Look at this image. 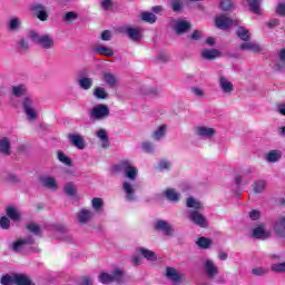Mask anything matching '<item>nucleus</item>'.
<instances>
[{
	"instance_id": "nucleus-1",
	"label": "nucleus",
	"mask_w": 285,
	"mask_h": 285,
	"mask_svg": "<svg viewBox=\"0 0 285 285\" xmlns=\"http://www.w3.org/2000/svg\"><path fill=\"white\" fill-rule=\"evenodd\" d=\"M2 285H35L30 276L24 274L4 275L1 277Z\"/></svg>"
},
{
	"instance_id": "nucleus-2",
	"label": "nucleus",
	"mask_w": 285,
	"mask_h": 285,
	"mask_svg": "<svg viewBox=\"0 0 285 285\" xmlns=\"http://www.w3.org/2000/svg\"><path fill=\"white\" fill-rule=\"evenodd\" d=\"M23 112L29 121H37L39 118V108L30 97L24 98L22 102Z\"/></svg>"
},
{
	"instance_id": "nucleus-3",
	"label": "nucleus",
	"mask_w": 285,
	"mask_h": 285,
	"mask_svg": "<svg viewBox=\"0 0 285 285\" xmlns=\"http://www.w3.org/2000/svg\"><path fill=\"white\" fill-rule=\"evenodd\" d=\"M120 170L122 171L124 177H126L127 181H136L139 175V169L132 165V163L125 160L120 165Z\"/></svg>"
},
{
	"instance_id": "nucleus-4",
	"label": "nucleus",
	"mask_w": 285,
	"mask_h": 285,
	"mask_svg": "<svg viewBox=\"0 0 285 285\" xmlns=\"http://www.w3.org/2000/svg\"><path fill=\"white\" fill-rule=\"evenodd\" d=\"M101 284H111V282H124V269L115 268L111 274L102 273L99 276Z\"/></svg>"
},
{
	"instance_id": "nucleus-5",
	"label": "nucleus",
	"mask_w": 285,
	"mask_h": 285,
	"mask_svg": "<svg viewBox=\"0 0 285 285\" xmlns=\"http://www.w3.org/2000/svg\"><path fill=\"white\" fill-rule=\"evenodd\" d=\"M110 117V108L108 105H97L90 111V119L94 121H101Z\"/></svg>"
},
{
	"instance_id": "nucleus-6",
	"label": "nucleus",
	"mask_w": 285,
	"mask_h": 285,
	"mask_svg": "<svg viewBox=\"0 0 285 285\" xmlns=\"http://www.w3.org/2000/svg\"><path fill=\"white\" fill-rule=\"evenodd\" d=\"M29 37L31 41L38 43L39 46H41V48H46L47 50L55 46V40H52V38L48 35L39 36V33L35 31H30Z\"/></svg>"
},
{
	"instance_id": "nucleus-7",
	"label": "nucleus",
	"mask_w": 285,
	"mask_h": 285,
	"mask_svg": "<svg viewBox=\"0 0 285 285\" xmlns=\"http://www.w3.org/2000/svg\"><path fill=\"white\" fill-rule=\"evenodd\" d=\"M194 132L197 137H203V139H215V135H217V129L215 127H208L206 125H198L194 127Z\"/></svg>"
},
{
	"instance_id": "nucleus-8",
	"label": "nucleus",
	"mask_w": 285,
	"mask_h": 285,
	"mask_svg": "<svg viewBox=\"0 0 285 285\" xmlns=\"http://www.w3.org/2000/svg\"><path fill=\"white\" fill-rule=\"evenodd\" d=\"M122 193L125 194V199L127 202H137V187L135 186V180H124Z\"/></svg>"
},
{
	"instance_id": "nucleus-9",
	"label": "nucleus",
	"mask_w": 285,
	"mask_h": 285,
	"mask_svg": "<svg viewBox=\"0 0 285 285\" xmlns=\"http://www.w3.org/2000/svg\"><path fill=\"white\" fill-rule=\"evenodd\" d=\"M237 23H239V20H232L226 14H218L215 18V26L219 28V30H228L230 26H237Z\"/></svg>"
},
{
	"instance_id": "nucleus-10",
	"label": "nucleus",
	"mask_w": 285,
	"mask_h": 285,
	"mask_svg": "<svg viewBox=\"0 0 285 285\" xmlns=\"http://www.w3.org/2000/svg\"><path fill=\"white\" fill-rule=\"evenodd\" d=\"M165 277L168 282H171L173 285H179L184 282V274L179 273L175 267H167L165 269Z\"/></svg>"
},
{
	"instance_id": "nucleus-11",
	"label": "nucleus",
	"mask_w": 285,
	"mask_h": 285,
	"mask_svg": "<svg viewBox=\"0 0 285 285\" xmlns=\"http://www.w3.org/2000/svg\"><path fill=\"white\" fill-rule=\"evenodd\" d=\"M171 28L176 35H184V32L190 30V22L184 19H176L171 21Z\"/></svg>"
},
{
	"instance_id": "nucleus-12",
	"label": "nucleus",
	"mask_w": 285,
	"mask_h": 285,
	"mask_svg": "<svg viewBox=\"0 0 285 285\" xmlns=\"http://www.w3.org/2000/svg\"><path fill=\"white\" fill-rule=\"evenodd\" d=\"M189 219L193 222V224L199 226L200 228H206V226H208L206 216H203L199 212H189Z\"/></svg>"
},
{
	"instance_id": "nucleus-13",
	"label": "nucleus",
	"mask_w": 285,
	"mask_h": 285,
	"mask_svg": "<svg viewBox=\"0 0 285 285\" xmlns=\"http://www.w3.org/2000/svg\"><path fill=\"white\" fill-rule=\"evenodd\" d=\"M218 86L224 95H233L235 92V85L226 77L218 79Z\"/></svg>"
},
{
	"instance_id": "nucleus-14",
	"label": "nucleus",
	"mask_w": 285,
	"mask_h": 285,
	"mask_svg": "<svg viewBox=\"0 0 285 285\" xmlns=\"http://www.w3.org/2000/svg\"><path fill=\"white\" fill-rule=\"evenodd\" d=\"M92 217H95V213L90 209L82 208L77 213V222L81 226L88 224Z\"/></svg>"
},
{
	"instance_id": "nucleus-15",
	"label": "nucleus",
	"mask_w": 285,
	"mask_h": 285,
	"mask_svg": "<svg viewBox=\"0 0 285 285\" xmlns=\"http://www.w3.org/2000/svg\"><path fill=\"white\" fill-rule=\"evenodd\" d=\"M253 237L256 239H268L271 232L266 229L264 224H259L253 229Z\"/></svg>"
},
{
	"instance_id": "nucleus-16",
	"label": "nucleus",
	"mask_w": 285,
	"mask_h": 285,
	"mask_svg": "<svg viewBox=\"0 0 285 285\" xmlns=\"http://www.w3.org/2000/svg\"><path fill=\"white\" fill-rule=\"evenodd\" d=\"M31 10L37 19L40 21H48V13L46 12V7H43V4L35 3L31 6Z\"/></svg>"
},
{
	"instance_id": "nucleus-17",
	"label": "nucleus",
	"mask_w": 285,
	"mask_h": 285,
	"mask_svg": "<svg viewBox=\"0 0 285 285\" xmlns=\"http://www.w3.org/2000/svg\"><path fill=\"white\" fill-rule=\"evenodd\" d=\"M273 230L278 237H285V215L279 216L273 224Z\"/></svg>"
},
{
	"instance_id": "nucleus-18",
	"label": "nucleus",
	"mask_w": 285,
	"mask_h": 285,
	"mask_svg": "<svg viewBox=\"0 0 285 285\" xmlns=\"http://www.w3.org/2000/svg\"><path fill=\"white\" fill-rule=\"evenodd\" d=\"M42 186L49 190H57L59 188V183L56 177L52 176H42L40 179Z\"/></svg>"
},
{
	"instance_id": "nucleus-19",
	"label": "nucleus",
	"mask_w": 285,
	"mask_h": 285,
	"mask_svg": "<svg viewBox=\"0 0 285 285\" xmlns=\"http://www.w3.org/2000/svg\"><path fill=\"white\" fill-rule=\"evenodd\" d=\"M203 268H204L206 275H208L209 277H215V275H217V273H219V267H217V265H215V263L210 259L204 261Z\"/></svg>"
},
{
	"instance_id": "nucleus-20",
	"label": "nucleus",
	"mask_w": 285,
	"mask_h": 285,
	"mask_svg": "<svg viewBox=\"0 0 285 285\" xmlns=\"http://www.w3.org/2000/svg\"><path fill=\"white\" fill-rule=\"evenodd\" d=\"M154 227L156 230H160L164 235H173V233H175L173 226H170L169 223L166 220H157L154 224Z\"/></svg>"
},
{
	"instance_id": "nucleus-21",
	"label": "nucleus",
	"mask_w": 285,
	"mask_h": 285,
	"mask_svg": "<svg viewBox=\"0 0 285 285\" xmlns=\"http://www.w3.org/2000/svg\"><path fill=\"white\" fill-rule=\"evenodd\" d=\"M69 141L72 146L78 148V150H83V148H86V141L79 134H69Z\"/></svg>"
},
{
	"instance_id": "nucleus-22",
	"label": "nucleus",
	"mask_w": 285,
	"mask_h": 285,
	"mask_svg": "<svg viewBox=\"0 0 285 285\" xmlns=\"http://www.w3.org/2000/svg\"><path fill=\"white\" fill-rule=\"evenodd\" d=\"M163 195L166 197V199H168V202H173L174 204H177V202H179L181 198V194H179V191H177L175 188H167Z\"/></svg>"
},
{
	"instance_id": "nucleus-23",
	"label": "nucleus",
	"mask_w": 285,
	"mask_h": 285,
	"mask_svg": "<svg viewBox=\"0 0 285 285\" xmlns=\"http://www.w3.org/2000/svg\"><path fill=\"white\" fill-rule=\"evenodd\" d=\"M265 159L268 164H277L282 159V150L273 149L265 154Z\"/></svg>"
},
{
	"instance_id": "nucleus-24",
	"label": "nucleus",
	"mask_w": 285,
	"mask_h": 285,
	"mask_svg": "<svg viewBox=\"0 0 285 285\" xmlns=\"http://www.w3.org/2000/svg\"><path fill=\"white\" fill-rule=\"evenodd\" d=\"M23 26V20L17 16H12L7 21V28L9 30H19Z\"/></svg>"
},
{
	"instance_id": "nucleus-25",
	"label": "nucleus",
	"mask_w": 285,
	"mask_h": 285,
	"mask_svg": "<svg viewBox=\"0 0 285 285\" xmlns=\"http://www.w3.org/2000/svg\"><path fill=\"white\" fill-rule=\"evenodd\" d=\"M126 32L131 41H141V29L138 27H128Z\"/></svg>"
},
{
	"instance_id": "nucleus-26",
	"label": "nucleus",
	"mask_w": 285,
	"mask_h": 285,
	"mask_svg": "<svg viewBox=\"0 0 285 285\" xmlns=\"http://www.w3.org/2000/svg\"><path fill=\"white\" fill-rule=\"evenodd\" d=\"M187 208H191V212H198L204 209V204L195 199L194 197H188L186 202Z\"/></svg>"
},
{
	"instance_id": "nucleus-27",
	"label": "nucleus",
	"mask_w": 285,
	"mask_h": 285,
	"mask_svg": "<svg viewBox=\"0 0 285 285\" xmlns=\"http://www.w3.org/2000/svg\"><path fill=\"white\" fill-rule=\"evenodd\" d=\"M246 4L254 14H262V0H247Z\"/></svg>"
},
{
	"instance_id": "nucleus-28",
	"label": "nucleus",
	"mask_w": 285,
	"mask_h": 285,
	"mask_svg": "<svg viewBox=\"0 0 285 285\" xmlns=\"http://www.w3.org/2000/svg\"><path fill=\"white\" fill-rule=\"evenodd\" d=\"M138 255H141L148 262H156L157 259V254L150 249H146L144 247H140L137 249Z\"/></svg>"
},
{
	"instance_id": "nucleus-29",
	"label": "nucleus",
	"mask_w": 285,
	"mask_h": 285,
	"mask_svg": "<svg viewBox=\"0 0 285 285\" xmlns=\"http://www.w3.org/2000/svg\"><path fill=\"white\" fill-rule=\"evenodd\" d=\"M96 137L99 138L102 148H108L110 146V142L108 140V131H106V129H98L96 131Z\"/></svg>"
},
{
	"instance_id": "nucleus-30",
	"label": "nucleus",
	"mask_w": 285,
	"mask_h": 285,
	"mask_svg": "<svg viewBox=\"0 0 285 285\" xmlns=\"http://www.w3.org/2000/svg\"><path fill=\"white\" fill-rule=\"evenodd\" d=\"M168 130V126L160 125L154 132H153V139L155 141H159L166 137V131Z\"/></svg>"
},
{
	"instance_id": "nucleus-31",
	"label": "nucleus",
	"mask_w": 285,
	"mask_h": 285,
	"mask_svg": "<svg viewBox=\"0 0 285 285\" xmlns=\"http://www.w3.org/2000/svg\"><path fill=\"white\" fill-rule=\"evenodd\" d=\"M11 141L8 137H0V153L2 155H10Z\"/></svg>"
},
{
	"instance_id": "nucleus-32",
	"label": "nucleus",
	"mask_w": 285,
	"mask_h": 285,
	"mask_svg": "<svg viewBox=\"0 0 285 285\" xmlns=\"http://www.w3.org/2000/svg\"><path fill=\"white\" fill-rule=\"evenodd\" d=\"M240 50H246L247 52H259L262 47L257 42H244L240 45Z\"/></svg>"
},
{
	"instance_id": "nucleus-33",
	"label": "nucleus",
	"mask_w": 285,
	"mask_h": 285,
	"mask_svg": "<svg viewBox=\"0 0 285 285\" xmlns=\"http://www.w3.org/2000/svg\"><path fill=\"white\" fill-rule=\"evenodd\" d=\"M203 59H217V57H222V52L217 49H204L202 52Z\"/></svg>"
},
{
	"instance_id": "nucleus-34",
	"label": "nucleus",
	"mask_w": 285,
	"mask_h": 285,
	"mask_svg": "<svg viewBox=\"0 0 285 285\" xmlns=\"http://www.w3.org/2000/svg\"><path fill=\"white\" fill-rule=\"evenodd\" d=\"M30 244H32V239H19L18 242L13 243L12 245V249L16 253H19V250H23V248H26L27 246H30Z\"/></svg>"
},
{
	"instance_id": "nucleus-35",
	"label": "nucleus",
	"mask_w": 285,
	"mask_h": 285,
	"mask_svg": "<svg viewBox=\"0 0 285 285\" xmlns=\"http://www.w3.org/2000/svg\"><path fill=\"white\" fill-rule=\"evenodd\" d=\"M285 68V48L278 51V62L274 65V70H284Z\"/></svg>"
},
{
	"instance_id": "nucleus-36",
	"label": "nucleus",
	"mask_w": 285,
	"mask_h": 285,
	"mask_svg": "<svg viewBox=\"0 0 285 285\" xmlns=\"http://www.w3.org/2000/svg\"><path fill=\"white\" fill-rule=\"evenodd\" d=\"M102 77L104 80L107 82V86H110V88H115V86H117V77L111 72L104 71Z\"/></svg>"
},
{
	"instance_id": "nucleus-37",
	"label": "nucleus",
	"mask_w": 285,
	"mask_h": 285,
	"mask_svg": "<svg viewBox=\"0 0 285 285\" xmlns=\"http://www.w3.org/2000/svg\"><path fill=\"white\" fill-rule=\"evenodd\" d=\"M7 215L12 219V222H19V219H21V212H19V209L16 207H8Z\"/></svg>"
},
{
	"instance_id": "nucleus-38",
	"label": "nucleus",
	"mask_w": 285,
	"mask_h": 285,
	"mask_svg": "<svg viewBox=\"0 0 285 285\" xmlns=\"http://www.w3.org/2000/svg\"><path fill=\"white\" fill-rule=\"evenodd\" d=\"M78 83L82 90H90V88H92L94 81L92 78L81 77L79 78Z\"/></svg>"
},
{
	"instance_id": "nucleus-39",
	"label": "nucleus",
	"mask_w": 285,
	"mask_h": 285,
	"mask_svg": "<svg viewBox=\"0 0 285 285\" xmlns=\"http://www.w3.org/2000/svg\"><path fill=\"white\" fill-rule=\"evenodd\" d=\"M252 188L256 194L264 193V190H266V180L258 179L254 181V184L252 185Z\"/></svg>"
},
{
	"instance_id": "nucleus-40",
	"label": "nucleus",
	"mask_w": 285,
	"mask_h": 285,
	"mask_svg": "<svg viewBox=\"0 0 285 285\" xmlns=\"http://www.w3.org/2000/svg\"><path fill=\"white\" fill-rule=\"evenodd\" d=\"M96 55H102L104 57H112L115 52H112V49L104 46H97L95 48Z\"/></svg>"
},
{
	"instance_id": "nucleus-41",
	"label": "nucleus",
	"mask_w": 285,
	"mask_h": 285,
	"mask_svg": "<svg viewBox=\"0 0 285 285\" xmlns=\"http://www.w3.org/2000/svg\"><path fill=\"white\" fill-rule=\"evenodd\" d=\"M77 19H79V13L75 11H68L67 13H65L62 21H65V23H75Z\"/></svg>"
},
{
	"instance_id": "nucleus-42",
	"label": "nucleus",
	"mask_w": 285,
	"mask_h": 285,
	"mask_svg": "<svg viewBox=\"0 0 285 285\" xmlns=\"http://www.w3.org/2000/svg\"><path fill=\"white\" fill-rule=\"evenodd\" d=\"M28 92V88H26V85H18L12 88V95L14 97H23Z\"/></svg>"
},
{
	"instance_id": "nucleus-43",
	"label": "nucleus",
	"mask_w": 285,
	"mask_h": 285,
	"mask_svg": "<svg viewBox=\"0 0 285 285\" xmlns=\"http://www.w3.org/2000/svg\"><path fill=\"white\" fill-rule=\"evenodd\" d=\"M196 244L199 248H210L213 240H210V238L200 237L196 240Z\"/></svg>"
},
{
	"instance_id": "nucleus-44",
	"label": "nucleus",
	"mask_w": 285,
	"mask_h": 285,
	"mask_svg": "<svg viewBox=\"0 0 285 285\" xmlns=\"http://www.w3.org/2000/svg\"><path fill=\"white\" fill-rule=\"evenodd\" d=\"M65 193L69 195V197H75V195H77V185H75V183H67L65 185Z\"/></svg>"
},
{
	"instance_id": "nucleus-45",
	"label": "nucleus",
	"mask_w": 285,
	"mask_h": 285,
	"mask_svg": "<svg viewBox=\"0 0 285 285\" xmlns=\"http://www.w3.org/2000/svg\"><path fill=\"white\" fill-rule=\"evenodd\" d=\"M236 35L243 41H248V39H250V32H248V30L244 27H239L236 31Z\"/></svg>"
},
{
	"instance_id": "nucleus-46",
	"label": "nucleus",
	"mask_w": 285,
	"mask_h": 285,
	"mask_svg": "<svg viewBox=\"0 0 285 285\" xmlns=\"http://www.w3.org/2000/svg\"><path fill=\"white\" fill-rule=\"evenodd\" d=\"M140 19L142 21H146V23H155V21H157V16H155V13L151 12H142L140 14Z\"/></svg>"
},
{
	"instance_id": "nucleus-47",
	"label": "nucleus",
	"mask_w": 285,
	"mask_h": 285,
	"mask_svg": "<svg viewBox=\"0 0 285 285\" xmlns=\"http://www.w3.org/2000/svg\"><path fill=\"white\" fill-rule=\"evenodd\" d=\"M91 207L94 208V210H96V213H101V210L104 208V199L102 198H94L91 200Z\"/></svg>"
},
{
	"instance_id": "nucleus-48",
	"label": "nucleus",
	"mask_w": 285,
	"mask_h": 285,
	"mask_svg": "<svg viewBox=\"0 0 285 285\" xmlns=\"http://www.w3.org/2000/svg\"><path fill=\"white\" fill-rule=\"evenodd\" d=\"M58 160L65 166H72V160L68 155L63 154V151H58L57 154Z\"/></svg>"
},
{
	"instance_id": "nucleus-49",
	"label": "nucleus",
	"mask_w": 285,
	"mask_h": 285,
	"mask_svg": "<svg viewBox=\"0 0 285 285\" xmlns=\"http://www.w3.org/2000/svg\"><path fill=\"white\" fill-rule=\"evenodd\" d=\"M94 96L97 99H107L108 98V92L102 87H96L95 90H94Z\"/></svg>"
},
{
	"instance_id": "nucleus-50",
	"label": "nucleus",
	"mask_w": 285,
	"mask_h": 285,
	"mask_svg": "<svg viewBox=\"0 0 285 285\" xmlns=\"http://www.w3.org/2000/svg\"><path fill=\"white\" fill-rule=\"evenodd\" d=\"M158 168L159 170H170V168H173V163H170V160H160L158 164Z\"/></svg>"
},
{
	"instance_id": "nucleus-51",
	"label": "nucleus",
	"mask_w": 285,
	"mask_h": 285,
	"mask_svg": "<svg viewBox=\"0 0 285 285\" xmlns=\"http://www.w3.org/2000/svg\"><path fill=\"white\" fill-rule=\"evenodd\" d=\"M141 149L144 153H153L155 150V145L150 141H144L141 144Z\"/></svg>"
},
{
	"instance_id": "nucleus-52",
	"label": "nucleus",
	"mask_w": 285,
	"mask_h": 285,
	"mask_svg": "<svg viewBox=\"0 0 285 285\" xmlns=\"http://www.w3.org/2000/svg\"><path fill=\"white\" fill-rule=\"evenodd\" d=\"M272 271H274V273H285V262L273 264Z\"/></svg>"
},
{
	"instance_id": "nucleus-53",
	"label": "nucleus",
	"mask_w": 285,
	"mask_h": 285,
	"mask_svg": "<svg viewBox=\"0 0 285 285\" xmlns=\"http://www.w3.org/2000/svg\"><path fill=\"white\" fill-rule=\"evenodd\" d=\"M27 228L30 233H33V235H39L41 233V228L35 223L29 224Z\"/></svg>"
},
{
	"instance_id": "nucleus-54",
	"label": "nucleus",
	"mask_w": 285,
	"mask_h": 285,
	"mask_svg": "<svg viewBox=\"0 0 285 285\" xmlns=\"http://www.w3.org/2000/svg\"><path fill=\"white\" fill-rule=\"evenodd\" d=\"M220 8L225 11L233 10V2L230 0H220Z\"/></svg>"
},
{
	"instance_id": "nucleus-55",
	"label": "nucleus",
	"mask_w": 285,
	"mask_h": 285,
	"mask_svg": "<svg viewBox=\"0 0 285 285\" xmlns=\"http://www.w3.org/2000/svg\"><path fill=\"white\" fill-rule=\"evenodd\" d=\"M0 227L4 230H8V228H10V219L6 216H2L0 218Z\"/></svg>"
},
{
	"instance_id": "nucleus-56",
	"label": "nucleus",
	"mask_w": 285,
	"mask_h": 285,
	"mask_svg": "<svg viewBox=\"0 0 285 285\" xmlns=\"http://www.w3.org/2000/svg\"><path fill=\"white\" fill-rule=\"evenodd\" d=\"M276 14H279V17H285V2H279L276 6Z\"/></svg>"
},
{
	"instance_id": "nucleus-57",
	"label": "nucleus",
	"mask_w": 285,
	"mask_h": 285,
	"mask_svg": "<svg viewBox=\"0 0 285 285\" xmlns=\"http://www.w3.org/2000/svg\"><path fill=\"white\" fill-rule=\"evenodd\" d=\"M261 217H262V213H259V210L254 209L249 212V219H252V222H257V219H259Z\"/></svg>"
},
{
	"instance_id": "nucleus-58",
	"label": "nucleus",
	"mask_w": 285,
	"mask_h": 285,
	"mask_svg": "<svg viewBox=\"0 0 285 285\" xmlns=\"http://www.w3.org/2000/svg\"><path fill=\"white\" fill-rule=\"evenodd\" d=\"M191 92L195 97H198L199 99H202V97H204L205 92L204 89L199 88V87H194L191 89Z\"/></svg>"
},
{
	"instance_id": "nucleus-59",
	"label": "nucleus",
	"mask_w": 285,
	"mask_h": 285,
	"mask_svg": "<svg viewBox=\"0 0 285 285\" xmlns=\"http://www.w3.org/2000/svg\"><path fill=\"white\" fill-rule=\"evenodd\" d=\"M112 0H102L101 8L102 10H112Z\"/></svg>"
},
{
	"instance_id": "nucleus-60",
	"label": "nucleus",
	"mask_w": 285,
	"mask_h": 285,
	"mask_svg": "<svg viewBox=\"0 0 285 285\" xmlns=\"http://www.w3.org/2000/svg\"><path fill=\"white\" fill-rule=\"evenodd\" d=\"M171 8L174 12H179L181 10V0H173Z\"/></svg>"
},
{
	"instance_id": "nucleus-61",
	"label": "nucleus",
	"mask_w": 285,
	"mask_h": 285,
	"mask_svg": "<svg viewBox=\"0 0 285 285\" xmlns=\"http://www.w3.org/2000/svg\"><path fill=\"white\" fill-rule=\"evenodd\" d=\"M139 255H141V254L136 252V254L132 256L131 262H132L134 266H140V264H141V256H139Z\"/></svg>"
},
{
	"instance_id": "nucleus-62",
	"label": "nucleus",
	"mask_w": 285,
	"mask_h": 285,
	"mask_svg": "<svg viewBox=\"0 0 285 285\" xmlns=\"http://www.w3.org/2000/svg\"><path fill=\"white\" fill-rule=\"evenodd\" d=\"M111 37H112V33L108 30H105L101 33L102 41H110Z\"/></svg>"
},
{
	"instance_id": "nucleus-63",
	"label": "nucleus",
	"mask_w": 285,
	"mask_h": 285,
	"mask_svg": "<svg viewBox=\"0 0 285 285\" xmlns=\"http://www.w3.org/2000/svg\"><path fill=\"white\" fill-rule=\"evenodd\" d=\"M277 112H279V115H283V117H285V104H279L276 107Z\"/></svg>"
},
{
	"instance_id": "nucleus-64",
	"label": "nucleus",
	"mask_w": 285,
	"mask_h": 285,
	"mask_svg": "<svg viewBox=\"0 0 285 285\" xmlns=\"http://www.w3.org/2000/svg\"><path fill=\"white\" fill-rule=\"evenodd\" d=\"M268 28H276V26H279V20L272 19L267 22Z\"/></svg>"
}]
</instances>
